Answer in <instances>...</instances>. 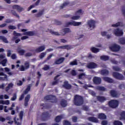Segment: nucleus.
<instances>
[{"label": "nucleus", "instance_id": "f257e3e1", "mask_svg": "<svg viewBox=\"0 0 125 125\" xmlns=\"http://www.w3.org/2000/svg\"><path fill=\"white\" fill-rule=\"evenodd\" d=\"M83 97L79 95H75L73 99V103L76 106H82L83 104Z\"/></svg>", "mask_w": 125, "mask_h": 125}, {"label": "nucleus", "instance_id": "f03ea898", "mask_svg": "<svg viewBox=\"0 0 125 125\" xmlns=\"http://www.w3.org/2000/svg\"><path fill=\"white\" fill-rule=\"evenodd\" d=\"M108 106L112 109H116L119 106V102L117 100H111L108 103Z\"/></svg>", "mask_w": 125, "mask_h": 125}, {"label": "nucleus", "instance_id": "7ed1b4c3", "mask_svg": "<svg viewBox=\"0 0 125 125\" xmlns=\"http://www.w3.org/2000/svg\"><path fill=\"white\" fill-rule=\"evenodd\" d=\"M44 100L46 101L48 100H52L51 101V103H57V99L56 97L53 95H47L44 97Z\"/></svg>", "mask_w": 125, "mask_h": 125}, {"label": "nucleus", "instance_id": "20e7f679", "mask_svg": "<svg viewBox=\"0 0 125 125\" xmlns=\"http://www.w3.org/2000/svg\"><path fill=\"white\" fill-rule=\"evenodd\" d=\"M50 114L48 112L46 111L42 113V115H41V120L43 122H45V121H47V120H48L49 118H50Z\"/></svg>", "mask_w": 125, "mask_h": 125}, {"label": "nucleus", "instance_id": "39448f33", "mask_svg": "<svg viewBox=\"0 0 125 125\" xmlns=\"http://www.w3.org/2000/svg\"><path fill=\"white\" fill-rule=\"evenodd\" d=\"M112 76L115 78V79H116V80H119V81H123L125 79L123 74H121L120 73L116 72H113Z\"/></svg>", "mask_w": 125, "mask_h": 125}, {"label": "nucleus", "instance_id": "423d86ee", "mask_svg": "<svg viewBox=\"0 0 125 125\" xmlns=\"http://www.w3.org/2000/svg\"><path fill=\"white\" fill-rule=\"evenodd\" d=\"M65 27H69V26H74V27H77V26H80L82 25V22H77L75 21H69L65 23Z\"/></svg>", "mask_w": 125, "mask_h": 125}, {"label": "nucleus", "instance_id": "0eeeda50", "mask_svg": "<svg viewBox=\"0 0 125 125\" xmlns=\"http://www.w3.org/2000/svg\"><path fill=\"white\" fill-rule=\"evenodd\" d=\"M30 68V63L29 62H26L24 63V65H21V67L20 68V71L21 72H24L25 70H28Z\"/></svg>", "mask_w": 125, "mask_h": 125}, {"label": "nucleus", "instance_id": "6e6552de", "mask_svg": "<svg viewBox=\"0 0 125 125\" xmlns=\"http://www.w3.org/2000/svg\"><path fill=\"white\" fill-rule=\"evenodd\" d=\"M110 49L112 51L117 52V51H119L120 49H121V47L118 44H114L111 47H110Z\"/></svg>", "mask_w": 125, "mask_h": 125}, {"label": "nucleus", "instance_id": "1a4fd4ad", "mask_svg": "<svg viewBox=\"0 0 125 125\" xmlns=\"http://www.w3.org/2000/svg\"><path fill=\"white\" fill-rule=\"evenodd\" d=\"M114 33L117 37H122V36L124 35L123 30H121L120 28H116L114 29Z\"/></svg>", "mask_w": 125, "mask_h": 125}, {"label": "nucleus", "instance_id": "9d476101", "mask_svg": "<svg viewBox=\"0 0 125 125\" xmlns=\"http://www.w3.org/2000/svg\"><path fill=\"white\" fill-rule=\"evenodd\" d=\"M88 69H95L97 68V64L94 62H90L87 64Z\"/></svg>", "mask_w": 125, "mask_h": 125}, {"label": "nucleus", "instance_id": "9b49d317", "mask_svg": "<svg viewBox=\"0 0 125 125\" xmlns=\"http://www.w3.org/2000/svg\"><path fill=\"white\" fill-rule=\"evenodd\" d=\"M93 82L95 84H100L102 80L100 77H94L93 79Z\"/></svg>", "mask_w": 125, "mask_h": 125}, {"label": "nucleus", "instance_id": "f8f14e48", "mask_svg": "<svg viewBox=\"0 0 125 125\" xmlns=\"http://www.w3.org/2000/svg\"><path fill=\"white\" fill-rule=\"evenodd\" d=\"M87 25L89 28L94 29V28H95V21L93 20L88 21L87 22Z\"/></svg>", "mask_w": 125, "mask_h": 125}, {"label": "nucleus", "instance_id": "ddd939ff", "mask_svg": "<svg viewBox=\"0 0 125 125\" xmlns=\"http://www.w3.org/2000/svg\"><path fill=\"white\" fill-rule=\"evenodd\" d=\"M31 98V95L30 94H27L26 96L24 98V105L25 107H27L28 105V102L30 101V99Z\"/></svg>", "mask_w": 125, "mask_h": 125}, {"label": "nucleus", "instance_id": "4468645a", "mask_svg": "<svg viewBox=\"0 0 125 125\" xmlns=\"http://www.w3.org/2000/svg\"><path fill=\"white\" fill-rule=\"evenodd\" d=\"M13 37L12 39V41H15V40H17L18 39V37H21L22 34L21 33H17L16 31H14L13 33Z\"/></svg>", "mask_w": 125, "mask_h": 125}, {"label": "nucleus", "instance_id": "2eb2a0df", "mask_svg": "<svg viewBox=\"0 0 125 125\" xmlns=\"http://www.w3.org/2000/svg\"><path fill=\"white\" fill-rule=\"evenodd\" d=\"M97 99L101 103H104V102H105L107 100V99L105 97L101 96H97Z\"/></svg>", "mask_w": 125, "mask_h": 125}, {"label": "nucleus", "instance_id": "dca6fc26", "mask_svg": "<svg viewBox=\"0 0 125 125\" xmlns=\"http://www.w3.org/2000/svg\"><path fill=\"white\" fill-rule=\"evenodd\" d=\"M71 29L69 28H65L62 29V36H65L66 34H68V33H71Z\"/></svg>", "mask_w": 125, "mask_h": 125}, {"label": "nucleus", "instance_id": "f3484780", "mask_svg": "<svg viewBox=\"0 0 125 125\" xmlns=\"http://www.w3.org/2000/svg\"><path fill=\"white\" fill-rule=\"evenodd\" d=\"M59 48H61L62 49H67V50H69V49H72V48H74V47L70 45H65L59 47Z\"/></svg>", "mask_w": 125, "mask_h": 125}, {"label": "nucleus", "instance_id": "a211bd4d", "mask_svg": "<svg viewBox=\"0 0 125 125\" xmlns=\"http://www.w3.org/2000/svg\"><path fill=\"white\" fill-rule=\"evenodd\" d=\"M64 60H65V58H63V57L60 58L55 61V64L56 65H59V64H61V63H63L64 62Z\"/></svg>", "mask_w": 125, "mask_h": 125}, {"label": "nucleus", "instance_id": "6ab92c4d", "mask_svg": "<svg viewBox=\"0 0 125 125\" xmlns=\"http://www.w3.org/2000/svg\"><path fill=\"white\" fill-rule=\"evenodd\" d=\"M41 107H42L41 109L43 110V109H48L51 107V105L48 104H40Z\"/></svg>", "mask_w": 125, "mask_h": 125}, {"label": "nucleus", "instance_id": "aec40b11", "mask_svg": "<svg viewBox=\"0 0 125 125\" xmlns=\"http://www.w3.org/2000/svg\"><path fill=\"white\" fill-rule=\"evenodd\" d=\"M98 119L100 120H106L107 116L103 113H99L98 115Z\"/></svg>", "mask_w": 125, "mask_h": 125}, {"label": "nucleus", "instance_id": "412c9836", "mask_svg": "<svg viewBox=\"0 0 125 125\" xmlns=\"http://www.w3.org/2000/svg\"><path fill=\"white\" fill-rule=\"evenodd\" d=\"M110 94L112 97H119L118 92H117L115 90H111L110 91Z\"/></svg>", "mask_w": 125, "mask_h": 125}, {"label": "nucleus", "instance_id": "4be33fe9", "mask_svg": "<svg viewBox=\"0 0 125 125\" xmlns=\"http://www.w3.org/2000/svg\"><path fill=\"white\" fill-rule=\"evenodd\" d=\"M13 9H17L19 12H21L23 10V8L19 5H14L12 6Z\"/></svg>", "mask_w": 125, "mask_h": 125}, {"label": "nucleus", "instance_id": "5701e85b", "mask_svg": "<svg viewBox=\"0 0 125 125\" xmlns=\"http://www.w3.org/2000/svg\"><path fill=\"white\" fill-rule=\"evenodd\" d=\"M44 49H45V46H44V45L41 46L40 47L35 49V52H37V53H39L40 52H42V51H43Z\"/></svg>", "mask_w": 125, "mask_h": 125}, {"label": "nucleus", "instance_id": "b1692460", "mask_svg": "<svg viewBox=\"0 0 125 125\" xmlns=\"http://www.w3.org/2000/svg\"><path fill=\"white\" fill-rule=\"evenodd\" d=\"M62 86L64 87V88H66V89H71L72 87V86L71 84H69L68 81H65Z\"/></svg>", "mask_w": 125, "mask_h": 125}, {"label": "nucleus", "instance_id": "393cba45", "mask_svg": "<svg viewBox=\"0 0 125 125\" xmlns=\"http://www.w3.org/2000/svg\"><path fill=\"white\" fill-rule=\"evenodd\" d=\"M40 2H41V0H38L35 3L34 5H31L27 9V11H30L32 8H34L35 7V6H38L39 4H40Z\"/></svg>", "mask_w": 125, "mask_h": 125}, {"label": "nucleus", "instance_id": "a878e982", "mask_svg": "<svg viewBox=\"0 0 125 125\" xmlns=\"http://www.w3.org/2000/svg\"><path fill=\"white\" fill-rule=\"evenodd\" d=\"M60 105L62 107V108H65V107H66L67 105H68V104H67V101L64 99H62L60 101Z\"/></svg>", "mask_w": 125, "mask_h": 125}, {"label": "nucleus", "instance_id": "bb28decb", "mask_svg": "<svg viewBox=\"0 0 125 125\" xmlns=\"http://www.w3.org/2000/svg\"><path fill=\"white\" fill-rule=\"evenodd\" d=\"M36 33H35V31H27L25 32H23V35L24 36H29L30 37H32L33 36H35Z\"/></svg>", "mask_w": 125, "mask_h": 125}, {"label": "nucleus", "instance_id": "cd10ccee", "mask_svg": "<svg viewBox=\"0 0 125 125\" xmlns=\"http://www.w3.org/2000/svg\"><path fill=\"white\" fill-rule=\"evenodd\" d=\"M90 122H92L93 123H96V124L98 123L99 121L98 119L94 117H90L88 119Z\"/></svg>", "mask_w": 125, "mask_h": 125}, {"label": "nucleus", "instance_id": "c85d7f7f", "mask_svg": "<svg viewBox=\"0 0 125 125\" xmlns=\"http://www.w3.org/2000/svg\"><path fill=\"white\" fill-rule=\"evenodd\" d=\"M31 87H32V84H30L27 86V88L25 89V90L23 91V93L24 95L28 94V93L30 90H31Z\"/></svg>", "mask_w": 125, "mask_h": 125}, {"label": "nucleus", "instance_id": "c756f323", "mask_svg": "<svg viewBox=\"0 0 125 125\" xmlns=\"http://www.w3.org/2000/svg\"><path fill=\"white\" fill-rule=\"evenodd\" d=\"M109 73V70L106 69H103L101 71V74L102 76H108Z\"/></svg>", "mask_w": 125, "mask_h": 125}, {"label": "nucleus", "instance_id": "7c9ffc66", "mask_svg": "<svg viewBox=\"0 0 125 125\" xmlns=\"http://www.w3.org/2000/svg\"><path fill=\"white\" fill-rule=\"evenodd\" d=\"M103 80L104 81V82H107V83H112L114 82V80L112 78H110L107 77H104Z\"/></svg>", "mask_w": 125, "mask_h": 125}, {"label": "nucleus", "instance_id": "2f4dec72", "mask_svg": "<svg viewBox=\"0 0 125 125\" xmlns=\"http://www.w3.org/2000/svg\"><path fill=\"white\" fill-rule=\"evenodd\" d=\"M97 89L99 91H107V89L105 88V87L102 86H97Z\"/></svg>", "mask_w": 125, "mask_h": 125}, {"label": "nucleus", "instance_id": "473e14b6", "mask_svg": "<svg viewBox=\"0 0 125 125\" xmlns=\"http://www.w3.org/2000/svg\"><path fill=\"white\" fill-rule=\"evenodd\" d=\"M100 59L103 61H107L110 59V57L108 56L103 55L100 57Z\"/></svg>", "mask_w": 125, "mask_h": 125}, {"label": "nucleus", "instance_id": "72a5a7b5", "mask_svg": "<svg viewBox=\"0 0 125 125\" xmlns=\"http://www.w3.org/2000/svg\"><path fill=\"white\" fill-rule=\"evenodd\" d=\"M112 27H114L115 28H117L118 27H120V26H121V27H123L124 25L123 24L122 22H118L116 23V24H112Z\"/></svg>", "mask_w": 125, "mask_h": 125}, {"label": "nucleus", "instance_id": "f704fd0d", "mask_svg": "<svg viewBox=\"0 0 125 125\" xmlns=\"http://www.w3.org/2000/svg\"><path fill=\"white\" fill-rule=\"evenodd\" d=\"M0 40L2 41L3 42L5 43H8V41H7V39L5 38L4 36H0Z\"/></svg>", "mask_w": 125, "mask_h": 125}, {"label": "nucleus", "instance_id": "c9c22d12", "mask_svg": "<svg viewBox=\"0 0 125 125\" xmlns=\"http://www.w3.org/2000/svg\"><path fill=\"white\" fill-rule=\"evenodd\" d=\"M90 50L93 53H97V52H99V49L95 48V47H92L91 48Z\"/></svg>", "mask_w": 125, "mask_h": 125}, {"label": "nucleus", "instance_id": "e433bc0d", "mask_svg": "<svg viewBox=\"0 0 125 125\" xmlns=\"http://www.w3.org/2000/svg\"><path fill=\"white\" fill-rule=\"evenodd\" d=\"M61 120H62V116L61 115L58 116L55 118L56 123H59Z\"/></svg>", "mask_w": 125, "mask_h": 125}, {"label": "nucleus", "instance_id": "4c0bfd02", "mask_svg": "<svg viewBox=\"0 0 125 125\" xmlns=\"http://www.w3.org/2000/svg\"><path fill=\"white\" fill-rule=\"evenodd\" d=\"M69 65L71 66H76L78 65V62H77V60H74L73 62H71Z\"/></svg>", "mask_w": 125, "mask_h": 125}, {"label": "nucleus", "instance_id": "58836bf2", "mask_svg": "<svg viewBox=\"0 0 125 125\" xmlns=\"http://www.w3.org/2000/svg\"><path fill=\"white\" fill-rule=\"evenodd\" d=\"M43 12H44V11L43 10L40 11L36 15V17H41V16H42L43 15Z\"/></svg>", "mask_w": 125, "mask_h": 125}, {"label": "nucleus", "instance_id": "ea45409f", "mask_svg": "<svg viewBox=\"0 0 125 125\" xmlns=\"http://www.w3.org/2000/svg\"><path fill=\"white\" fill-rule=\"evenodd\" d=\"M19 116L21 121H22L23 120V116H24V111H21Z\"/></svg>", "mask_w": 125, "mask_h": 125}, {"label": "nucleus", "instance_id": "a19ab883", "mask_svg": "<svg viewBox=\"0 0 125 125\" xmlns=\"http://www.w3.org/2000/svg\"><path fill=\"white\" fill-rule=\"evenodd\" d=\"M114 125H123V123L121 122L120 121L115 120L113 122Z\"/></svg>", "mask_w": 125, "mask_h": 125}, {"label": "nucleus", "instance_id": "79ce46f5", "mask_svg": "<svg viewBox=\"0 0 125 125\" xmlns=\"http://www.w3.org/2000/svg\"><path fill=\"white\" fill-rule=\"evenodd\" d=\"M7 62V60L6 59H5L1 62V64H2V66H3V67H5V66H6V64Z\"/></svg>", "mask_w": 125, "mask_h": 125}, {"label": "nucleus", "instance_id": "37998d69", "mask_svg": "<svg viewBox=\"0 0 125 125\" xmlns=\"http://www.w3.org/2000/svg\"><path fill=\"white\" fill-rule=\"evenodd\" d=\"M54 24H55V25H62V22L57 20H55L54 21Z\"/></svg>", "mask_w": 125, "mask_h": 125}, {"label": "nucleus", "instance_id": "c03bdc74", "mask_svg": "<svg viewBox=\"0 0 125 125\" xmlns=\"http://www.w3.org/2000/svg\"><path fill=\"white\" fill-rule=\"evenodd\" d=\"M119 42L121 44H125V39L124 38H122L119 39Z\"/></svg>", "mask_w": 125, "mask_h": 125}, {"label": "nucleus", "instance_id": "a18cd8bd", "mask_svg": "<svg viewBox=\"0 0 125 125\" xmlns=\"http://www.w3.org/2000/svg\"><path fill=\"white\" fill-rule=\"evenodd\" d=\"M18 53H19L20 55L23 56L24 55L25 53V50L24 49H21L18 51Z\"/></svg>", "mask_w": 125, "mask_h": 125}, {"label": "nucleus", "instance_id": "49530a36", "mask_svg": "<svg viewBox=\"0 0 125 125\" xmlns=\"http://www.w3.org/2000/svg\"><path fill=\"white\" fill-rule=\"evenodd\" d=\"M80 17H81L80 16H74L71 18V19H72V20H79Z\"/></svg>", "mask_w": 125, "mask_h": 125}, {"label": "nucleus", "instance_id": "de8ad7c7", "mask_svg": "<svg viewBox=\"0 0 125 125\" xmlns=\"http://www.w3.org/2000/svg\"><path fill=\"white\" fill-rule=\"evenodd\" d=\"M11 12H12V14H13L14 16H16V17H18V18H20V17L19 16V15L17 14V13H16V11L14 10H12Z\"/></svg>", "mask_w": 125, "mask_h": 125}, {"label": "nucleus", "instance_id": "09e8293b", "mask_svg": "<svg viewBox=\"0 0 125 125\" xmlns=\"http://www.w3.org/2000/svg\"><path fill=\"white\" fill-rule=\"evenodd\" d=\"M50 68V67H49V65L45 64L42 68V70H43V71H47V70H49Z\"/></svg>", "mask_w": 125, "mask_h": 125}, {"label": "nucleus", "instance_id": "8fccbe9b", "mask_svg": "<svg viewBox=\"0 0 125 125\" xmlns=\"http://www.w3.org/2000/svg\"><path fill=\"white\" fill-rule=\"evenodd\" d=\"M45 55H46V52L41 53V54L39 56V58H40V59H42L43 57L45 56Z\"/></svg>", "mask_w": 125, "mask_h": 125}, {"label": "nucleus", "instance_id": "3c124183", "mask_svg": "<svg viewBox=\"0 0 125 125\" xmlns=\"http://www.w3.org/2000/svg\"><path fill=\"white\" fill-rule=\"evenodd\" d=\"M17 99V95L16 93H15L13 95V97L11 98V101H15Z\"/></svg>", "mask_w": 125, "mask_h": 125}, {"label": "nucleus", "instance_id": "603ef678", "mask_svg": "<svg viewBox=\"0 0 125 125\" xmlns=\"http://www.w3.org/2000/svg\"><path fill=\"white\" fill-rule=\"evenodd\" d=\"M113 70H114V71H116V72H119L121 70V68L119 67V66H113Z\"/></svg>", "mask_w": 125, "mask_h": 125}, {"label": "nucleus", "instance_id": "864d4df0", "mask_svg": "<svg viewBox=\"0 0 125 125\" xmlns=\"http://www.w3.org/2000/svg\"><path fill=\"white\" fill-rule=\"evenodd\" d=\"M8 28L9 30H16V26L14 25H9Z\"/></svg>", "mask_w": 125, "mask_h": 125}, {"label": "nucleus", "instance_id": "5fc2aeb1", "mask_svg": "<svg viewBox=\"0 0 125 125\" xmlns=\"http://www.w3.org/2000/svg\"><path fill=\"white\" fill-rule=\"evenodd\" d=\"M119 88L120 89H125V85L124 83H122L119 85Z\"/></svg>", "mask_w": 125, "mask_h": 125}, {"label": "nucleus", "instance_id": "6e6d98bb", "mask_svg": "<svg viewBox=\"0 0 125 125\" xmlns=\"http://www.w3.org/2000/svg\"><path fill=\"white\" fill-rule=\"evenodd\" d=\"M50 33L52 35H55V36H60V34L58 32L50 31Z\"/></svg>", "mask_w": 125, "mask_h": 125}, {"label": "nucleus", "instance_id": "4d7b16f0", "mask_svg": "<svg viewBox=\"0 0 125 125\" xmlns=\"http://www.w3.org/2000/svg\"><path fill=\"white\" fill-rule=\"evenodd\" d=\"M68 4H69V2H64V3H63L60 6L61 9H62V8H63L64 6H66V5H68Z\"/></svg>", "mask_w": 125, "mask_h": 125}, {"label": "nucleus", "instance_id": "13d9d810", "mask_svg": "<svg viewBox=\"0 0 125 125\" xmlns=\"http://www.w3.org/2000/svg\"><path fill=\"white\" fill-rule=\"evenodd\" d=\"M72 120L73 123H77V122H78V117L76 116H73L72 118Z\"/></svg>", "mask_w": 125, "mask_h": 125}, {"label": "nucleus", "instance_id": "bf43d9fd", "mask_svg": "<svg viewBox=\"0 0 125 125\" xmlns=\"http://www.w3.org/2000/svg\"><path fill=\"white\" fill-rule=\"evenodd\" d=\"M24 97H25V95L23 93H22L20 97L19 100L20 101H22V100L24 99Z\"/></svg>", "mask_w": 125, "mask_h": 125}, {"label": "nucleus", "instance_id": "052dcab7", "mask_svg": "<svg viewBox=\"0 0 125 125\" xmlns=\"http://www.w3.org/2000/svg\"><path fill=\"white\" fill-rule=\"evenodd\" d=\"M84 76H85V74L83 73L79 74L78 76L79 80H82V79H83V77H84Z\"/></svg>", "mask_w": 125, "mask_h": 125}, {"label": "nucleus", "instance_id": "680f3d73", "mask_svg": "<svg viewBox=\"0 0 125 125\" xmlns=\"http://www.w3.org/2000/svg\"><path fill=\"white\" fill-rule=\"evenodd\" d=\"M0 76H4L3 77L4 80H5V79H7V75L6 74H5L3 72H0Z\"/></svg>", "mask_w": 125, "mask_h": 125}, {"label": "nucleus", "instance_id": "e2e57ef3", "mask_svg": "<svg viewBox=\"0 0 125 125\" xmlns=\"http://www.w3.org/2000/svg\"><path fill=\"white\" fill-rule=\"evenodd\" d=\"M32 55H33V54L31 52H28L25 54V57H30Z\"/></svg>", "mask_w": 125, "mask_h": 125}, {"label": "nucleus", "instance_id": "0e129e2a", "mask_svg": "<svg viewBox=\"0 0 125 125\" xmlns=\"http://www.w3.org/2000/svg\"><path fill=\"white\" fill-rule=\"evenodd\" d=\"M101 124L102 125H107L108 122L106 120H104V121H102Z\"/></svg>", "mask_w": 125, "mask_h": 125}, {"label": "nucleus", "instance_id": "69168bd1", "mask_svg": "<svg viewBox=\"0 0 125 125\" xmlns=\"http://www.w3.org/2000/svg\"><path fill=\"white\" fill-rule=\"evenodd\" d=\"M7 53V56L8 57H10V56L11 55V50H8Z\"/></svg>", "mask_w": 125, "mask_h": 125}, {"label": "nucleus", "instance_id": "338daca9", "mask_svg": "<svg viewBox=\"0 0 125 125\" xmlns=\"http://www.w3.org/2000/svg\"><path fill=\"white\" fill-rule=\"evenodd\" d=\"M71 75L72 76H77V72H76V70H72L71 71Z\"/></svg>", "mask_w": 125, "mask_h": 125}, {"label": "nucleus", "instance_id": "774afa93", "mask_svg": "<svg viewBox=\"0 0 125 125\" xmlns=\"http://www.w3.org/2000/svg\"><path fill=\"white\" fill-rule=\"evenodd\" d=\"M63 125H71V123L66 120L64 121V123H63Z\"/></svg>", "mask_w": 125, "mask_h": 125}]
</instances>
